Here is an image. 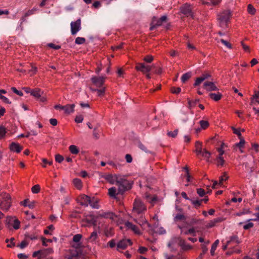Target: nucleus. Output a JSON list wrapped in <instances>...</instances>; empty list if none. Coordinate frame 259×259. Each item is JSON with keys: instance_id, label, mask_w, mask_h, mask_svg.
<instances>
[{"instance_id": "1", "label": "nucleus", "mask_w": 259, "mask_h": 259, "mask_svg": "<svg viewBox=\"0 0 259 259\" xmlns=\"http://www.w3.org/2000/svg\"><path fill=\"white\" fill-rule=\"evenodd\" d=\"M232 16V13L230 10H225L218 14L217 20L220 25L222 27H227L228 23Z\"/></svg>"}, {"instance_id": "2", "label": "nucleus", "mask_w": 259, "mask_h": 259, "mask_svg": "<svg viewBox=\"0 0 259 259\" xmlns=\"http://www.w3.org/2000/svg\"><path fill=\"white\" fill-rule=\"evenodd\" d=\"M64 257L66 259H84L81 250L73 247L66 251Z\"/></svg>"}, {"instance_id": "3", "label": "nucleus", "mask_w": 259, "mask_h": 259, "mask_svg": "<svg viewBox=\"0 0 259 259\" xmlns=\"http://www.w3.org/2000/svg\"><path fill=\"white\" fill-rule=\"evenodd\" d=\"M11 206L10 195L7 193H2L0 194V208L8 210Z\"/></svg>"}, {"instance_id": "4", "label": "nucleus", "mask_w": 259, "mask_h": 259, "mask_svg": "<svg viewBox=\"0 0 259 259\" xmlns=\"http://www.w3.org/2000/svg\"><path fill=\"white\" fill-rule=\"evenodd\" d=\"M116 185L118 186L117 194H123L125 191L132 188V184L130 183L126 180L122 178H120L119 180L116 183Z\"/></svg>"}, {"instance_id": "5", "label": "nucleus", "mask_w": 259, "mask_h": 259, "mask_svg": "<svg viewBox=\"0 0 259 259\" xmlns=\"http://www.w3.org/2000/svg\"><path fill=\"white\" fill-rule=\"evenodd\" d=\"M146 210V207L144 204L140 199H136L133 204V212L140 214Z\"/></svg>"}, {"instance_id": "6", "label": "nucleus", "mask_w": 259, "mask_h": 259, "mask_svg": "<svg viewBox=\"0 0 259 259\" xmlns=\"http://www.w3.org/2000/svg\"><path fill=\"white\" fill-rule=\"evenodd\" d=\"M155 66L152 65H146L144 63H137L135 69L139 71L142 72L143 74L149 73L152 68H155Z\"/></svg>"}, {"instance_id": "7", "label": "nucleus", "mask_w": 259, "mask_h": 259, "mask_svg": "<svg viewBox=\"0 0 259 259\" xmlns=\"http://www.w3.org/2000/svg\"><path fill=\"white\" fill-rule=\"evenodd\" d=\"M81 19H78L74 22H72L70 24L71 32L72 35H75L81 29Z\"/></svg>"}, {"instance_id": "8", "label": "nucleus", "mask_w": 259, "mask_h": 259, "mask_svg": "<svg viewBox=\"0 0 259 259\" xmlns=\"http://www.w3.org/2000/svg\"><path fill=\"white\" fill-rule=\"evenodd\" d=\"M115 217H117V215L113 212L108 211V212H99L96 215V219L99 218H106L114 220Z\"/></svg>"}, {"instance_id": "9", "label": "nucleus", "mask_w": 259, "mask_h": 259, "mask_svg": "<svg viewBox=\"0 0 259 259\" xmlns=\"http://www.w3.org/2000/svg\"><path fill=\"white\" fill-rule=\"evenodd\" d=\"M181 12L186 15L187 17L191 16L193 17V14L192 12L191 6L186 4L182 6L180 8Z\"/></svg>"}, {"instance_id": "10", "label": "nucleus", "mask_w": 259, "mask_h": 259, "mask_svg": "<svg viewBox=\"0 0 259 259\" xmlns=\"http://www.w3.org/2000/svg\"><path fill=\"white\" fill-rule=\"evenodd\" d=\"M132 242L130 239H123L120 240L117 244V250L125 249L128 245H131Z\"/></svg>"}, {"instance_id": "11", "label": "nucleus", "mask_w": 259, "mask_h": 259, "mask_svg": "<svg viewBox=\"0 0 259 259\" xmlns=\"http://www.w3.org/2000/svg\"><path fill=\"white\" fill-rule=\"evenodd\" d=\"M210 77L211 75L208 73H203L200 77L196 78L195 82L193 84V86L194 87H196L199 85L202 82V81H203L206 79L209 78Z\"/></svg>"}, {"instance_id": "12", "label": "nucleus", "mask_w": 259, "mask_h": 259, "mask_svg": "<svg viewBox=\"0 0 259 259\" xmlns=\"http://www.w3.org/2000/svg\"><path fill=\"white\" fill-rule=\"evenodd\" d=\"M203 88L208 92L218 90V88L214 83L209 81H206L204 83Z\"/></svg>"}, {"instance_id": "13", "label": "nucleus", "mask_w": 259, "mask_h": 259, "mask_svg": "<svg viewBox=\"0 0 259 259\" xmlns=\"http://www.w3.org/2000/svg\"><path fill=\"white\" fill-rule=\"evenodd\" d=\"M105 77H93L91 80L92 82L98 87H101L104 83Z\"/></svg>"}, {"instance_id": "14", "label": "nucleus", "mask_w": 259, "mask_h": 259, "mask_svg": "<svg viewBox=\"0 0 259 259\" xmlns=\"http://www.w3.org/2000/svg\"><path fill=\"white\" fill-rule=\"evenodd\" d=\"M153 23L156 24L158 27L162 25L164 23H165L167 21V17L166 15L161 16L159 19H157V17L154 16L152 19Z\"/></svg>"}, {"instance_id": "15", "label": "nucleus", "mask_w": 259, "mask_h": 259, "mask_svg": "<svg viewBox=\"0 0 259 259\" xmlns=\"http://www.w3.org/2000/svg\"><path fill=\"white\" fill-rule=\"evenodd\" d=\"M10 149L12 152L19 153L21 152V151L23 149V147L18 143L12 142L10 145Z\"/></svg>"}, {"instance_id": "16", "label": "nucleus", "mask_w": 259, "mask_h": 259, "mask_svg": "<svg viewBox=\"0 0 259 259\" xmlns=\"http://www.w3.org/2000/svg\"><path fill=\"white\" fill-rule=\"evenodd\" d=\"M105 179L110 184H113L117 183L120 178L116 175L109 174L105 176Z\"/></svg>"}, {"instance_id": "17", "label": "nucleus", "mask_w": 259, "mask_h": 259, "mask_svg": "<svg viewBox=\"0 0 259 259\" xmlns=\"http://www.w3.org/2000/svg\"><path fill=\"white\" fill-rule=\"evenodd\" d=\"M82 221L88 223L89 225L96 226L97 225V219H96V215H90L88 218L83 220Z\"/></svg>"}, {"instance_id": "18", "label": "nucleus", "mask_w": 259, "mask_h": 259, "mask_svg": "<svg viewBox=\"0 0 259 259\" xmlns=\"http://www.w3.org/2000/svg\"><path fill=\"white\" fill-rule=\"evenodd\" d=\"M80 199L81 200L80 204L85 206H88L89 202L91 201V197L84 194L81 195L80 196Z\"/></svg>"}, {"instance_id": "19", "label": "nucleus", "mask_w": 259, "mask_h": 259, "mask_svg": "<svg viewBox=\"0 0 259 259\" xmlns=\"http://www.w3.org/2000/svg\"><path fill=\"white\" fill-rule=\"evenodd\" d=\"M179 245L184 250H188L191 249L192 248L191 245L187 244L185 240L181 238L179 239Z\"/></svg>"}, {"instance_id": "20", "label": "nucleus", "mask_w": 259, "mask_h": 259, "mask_svg": "<svg viewBox=\"0 0 259 259\" xmlns=\"http://www.w3.org/2000/svg\"><path fill=\"white\" fill-rule=\"evenodd\" d=\"M125 226L128 229H131L135 233L138 234H140V231H139V230L138 227L137 226L133 224L132 223H131L130 222H126L125 223Z\"/></svg>"}, {"instance_id": "21", "label": "nucleus", "mask_w": 259, "mask_h": 259, "mask_svg": "<svg viewBox=\"0 0 259 259\" xmlns=\"http://www.w3.org/2000/svg\"><path fill=\"white\" fill-rule=\"evenodd\" d=\"M223 221V219L222 218H215L209 222V223L206 226L207 228H211L215 226V225L219 223H220Z\"/></svg>"}, {"instance_id": "22", "label": "nucleus", "mask_w": 259, "mask_h": 259, "mask_svg": "<svg viewBox=\"0 0 259 259\" xmlns=\"http://www.w3.org/2000/svg\"><path fill=\"white\" fill-rule=\"evenodd\" d=\"M65 108L63 109L65 113L69 114L71 113H72L74 111L75 105L74 104H67L64 106Z\"/></svg>"}, {"instance_id": "23", "label": "nucleus", "mask_w": 259, "mask_h": 259, "mask_svg": "<svg viewBox=\"0 0 259 259\" xmlns=\"http://www.w3.org/2000/svg\"><path fill=\"white\" fill-rule=\"evenodd\" d=\"M98 237V232L95 230L91 234L90 237L88 238V241L91 242H96Z\"/></svg>"}, {"instance_id": "24", "label": "nucleus", "mask_w": 259, "mask_h": 259, "mask_svg": "<svg viewBox=\"0 0 259 259\" xmlns=\"http://www.w3.org/2000/svg\"><path fill=\"white\" fill-rule=\"evenodd\" d=\"M53 252V249L52 248H48L41 250V256L42 258L47 257L48 255Z\"/></svg>"}, {"instance_id": "25", "label": "nucleus", "mask_w": 259, "mask_h": 259, "mask_svg": "<svg viewBox=\"0 0 259 259\" xmlns=\"http://www.w3.org/2000/svg\"><path fill=\"white\" fill-rule=\"evenodd\" d=\"M181 234L184 235L191 234L193 236H195L196 235V230L194 227H192L188 230H182V231H181Z\"/></svg>"}, {"instance_id": "26", "label": "nucleus", "mask_w": 259, "mask_h": 259, "mask_svg": "<svg viewBox=\"0 0 259 259\" xmlns=\"http://www.w3.org/2000/svg\"><path fill=\"white\" fill-rule=\"evenodd\" d=\"M42 92L40 89L38 88H35L31 91V95L33 96L35 98L38 99L41 96Z\"/></svg>"}, {"instance_id": "27", "label": "nucleus", "mask_w": 259, "mask_h": 259, "mask_svg": "<svg viewBox=\"0 0 259 259\" xmlns=\"http://www.w3.org/2000/svg\"><path fill=\"white\" fill-rule=\"evenodd\" d=\"M209 96L214 101H218L222 98V95L221 93L218 92L217 93H210Z\"/></svg>"}, {"instance_id": "28", "label": "nucleus", "mask_w": 259, "mask_h": 259, "mask_svg": "<svg viewBox=\"0 0 259 259\" xmlns=\"http://www.w3.org/2000/svg\"><path fill=\"white\" fill-rule=\"evenodd\" d=\"M35 11V9H33L32 10H29L27 12H26L25 13V14L24 15V16L21 19V24H22L23 22L25 21L26 17L29 16L31 15H33L34 14Z\"/></svg>"}, {"instance_id": "29", "label": "nucleus", "mask_w": 259, "mask_h": 259, "mask_svg": "<svg viewBox=\"0 0 259 259\" xmlns=\"http://www.w3.org/2000/svg\"><path fill=\"white\" fill-rule=\"evenodd\" d=\"M98 200L93 197L92 199L91 198V201L89 204L94 208H99V205L98 204Z\"/></svg>"}, {"instance_id": "30", "label": "nucleus", "mask_w": 259, "mask_h": 259, "mask_svg": "<svg viewBox=\"0 0 259 259\" xmlns=\"http://www.w3.org/2000/svg\"><path fill=\"white\" fill-rule=\"evenodd\" d=\"M190 200L191 201V203H192L194 207L196 209H198L202 205V203H201L200 199L195 200L193 199H190Z\"/></svg>"}, {"instance_id": "31", "label": "nucleus", "mask_w": 259, "mask_h": 259, "mask_svg": "<svg viewBox=\"0 0 259 259\" xmlns=\"http://www.w3.org/2000/svg\"><path fill=\"white\" fill-rule=\"evenodd\" d=\"M191 76L192 73L190 72H188L184 74L181 77V80L183 83H185L191 78Z\"/></svg>"}, {"instance_id": "32", "label": "nucleus", "mask_w": 259, "mask_h": 259, "mask_svg": "<svg viewBox=\"0 0 259 259\" xmlns=\"http://www.w3.org/2000/svg\"><path fill=\"white\" fill-rule=\"evenodd\" d=\"M69 150L72 154H77L79 153V149L74 145H71L69 147Z\"/></svg>"}, {"instance_id": "33", "label": "nucleus", "mask_w": 259, "mask_h": 259, "mask_svg": "<svg viewBox=\"0 0 259 259\" xmlns=\"http://www.w3.org/2000/svg\"><path fill=\"white\" fill-rule=\"evenodd\" d=\"M195 147L196 148V152L197 154L202 153V143L199 141H196L195 143Z\"/></svg>"}, {"instance_id": "34", "label": "nucleus", "mask_w": 259, "mask_h": 259, "mask_svg": "<svg viewBox=\"0 0 259 259\" xmlns=\"http://www.w3.org/2000/svg\"><path fill=\"white\" fill-rule=\"evenodd\" d=\"M188 107L190 109H191L193 107H194L199 102V99H196L195 100H190L189 99H188Z\"/></svg>"}, {"instance_id": "35", "label": "nucleus", "mask_w": 259, "mask_h": 259, "mask_svg": "<svg viewBox=\"0 0 259 259\" xmlns=\"http://www.w3.org/2000/svg\"><path fill=\"white\" fill-rule=\"evenodd\" d=\"M232 242H234L237 244H239L240 243V241H239L238 236L234 235L230 237V240L227 241V244H230Z\"/></svg>"}, {"instance_id": "36", "label": "nucleus", "mask_w": 259, "mask_h": 259, "mask_svg": "<svg viewBox=\"0 0 259 259\" xmlns=\"http://www.w3.org/2000/svg\"><path fill=\"white\" fill-rule=\"evenodd\" d=\"M199 124L200 125L201 128L202 130H205L209 126V123L207 120H200Z\"/></svg>"}, {"instance_id": "37", "label": "nucleus", "mask_w": 259, "mask_h": 259, "mask_svg": "<svg viewBox=\"0 0 259 259\" xmlns=\"http://www.w3.org/2000/svg\"><path fill=\"white\" fill-rule=\"evenodd\" d=\"M116 189L115 187H112L108 190V194L110 195V197L115 198L116 195L117 194L116 193Z\"/></svg>"}, {"instance_id": "38", "label": "nucleus", "mask_w": 259, "mask_h": 259, "mask_svg": "<svg viewBox=\"0 0 259 259\" xmlns=\"http://www.w3.org/2000/svg\"><path fill=\"white\" fill-rule=\"evenodd\" d=\"M186 219V217L183 214L178 213L174 217V221L177 222L179 221H184Z\"/></svg>"}, {"instance_id": "39", "label": "nucleus", "mask_w": 259, "mask_h": 259, "mask_svg": "<svg viewBox=\"0 0 259 259\" xmlns=\"http://www.w3.org/2000/svg\"><path fill=\"white\" fill-rule=\"evenodd\" d=\"M74 186L78 189H80L82 187L81 181L79 179H74L73 181Z\"/></svg>"}, {"instance_id": "40", "label": "nucleus", "mask_w": 259, "mask_h": 259, "mask_svg": "<svg viewBox=\"0 0 259 259\" xmlns=\"http://www.w3.org/2000/svg\"><path fill=\"white\" fill-rule=\"evenodd\" d=\"M240 140V142L238 143H236L234 146V147H238L241 149L244 147V144L245 143V140L243 137L239 138Z\"/></svg>"}, {"instance_id": "41", "label": "nucleus", "mask_w": 259, "mask_h": 259, "mask_svg": "<svg viewBox=\"0 0 259 259\" xmlns=\"http://www.w3.org/2000/svg\"><path fill=\"white\" fill-rule=\"evenodd\" d=\"M219 243V240H217L215 241V242L212 244L210 250V253L211 255H213L214 254V251L218 246V245Z\"/></svg>"}, {"instance_id": "42", "label": "nucleus", "mask_w": 259, "mask_h": 259, "mask_svg": "<svg viewBox=\"0 0 259 259\" xmlns=\"http://www.w3.org/2000/svg\"><path fill=\"white\" fill-rule=\"evenodd\" d=\"M199 221H200L199 220L196 219L195 218H192L189 222H186V224L189 226H193L194 225L198 223Z\"/></svg>"}, {"instance_id": "43", "label": "nucleus", "mask_w": 259, "mask_h": 259, "mask_svg": "<svg viewBox=\"0 0 259 259\" xmlns=\"http://www.w3.org/2000/svg\"><path fill=\"white\" fill-rule=\"evenodd\" d=\"M217 161V165L223 166L225 162V160L224 159L223 157L221 156H219L216 159Z\"/></svg>"}, {"instance_id": "44", "label": "nucleus", "mask_w": 259, "mask_h": 259, "mask_svg": "<svg viewBox=\"0 0 259 259\" xmlns=\"http://www.w3.org/2000/svg\"><path fill=\"white\" fill-rule=\"evenodd\" d=\"M202 252L199 255L198 259H202L203 255L206 253L207 251V248L204 244H202L201 246Z\"/></svg>"}, {"instance_id": "45", "label": "nucleus", "mask_w": 259, "mask_h": 259, "mask_svg": "<svg viewBox=\"0 0 259 259\" xmlns=\"http://www.w3.org/2000/svg\"><path fill=\"white\" fill-rule=\"evenodd\" d=\"M247 12L251 15H254L256 10L251 4H249L247 6Z\"/></svg>"}, {"instance_id": "46", "label": "nucleus", "mask_w": 259, "mask_h": 259, "mask_svg": "<svg viewBox=\"0 0 259 259\" xmlns=\"http://www.w3.org/2000/svg\"><path fill=\"white\" fill-rule=\"evenodd\" d=\"M85 42V39L84 37H77L76 38L75 43L77 45H82Z\"/></svg>"}, {"instance_id": "47", "label": "nucleus", "mask_w": 259, "mask_h": 259, "mask_svg": "<svg viewBox=\"0 0 259 259\" xmlns=\"http://www.w3.org/2000/svg\"><path fill=\"white\" fill-rule=\"evenodd\" d=\"M40 187L39 185H35L33 186L31 188V191L32 193L34 194H37L40 192Z\"/></svg>"}, {"instance_id": "48", "label": "nucleus", "mask_w": 259, "mask_h": 259, "mask_svg": "<svg viewBox=\"0 0 259 259\" xmlns=\"http://www.w3.org/2000/svg\"><path fill=\"white\" fill-rule=\"evenodd\" d=\"M228 179V177L227 176V174L226 172H224L223 173V175L221 176L220 178H219V184L220 185H222V183H223V182L224 181H226L227 180V179Z\"/></svg>"}, {"instance_id": "49", "label": "nucleus", "mask_w": 259, "mask_h": 259, "mask_svg": "<svg viewBox=\"0 0 259 259\" xmlns=\"http://www.w3.org/2000/svg\"><path fill=\"white\" fill-rule=\"evenodd\" d=\"M181 89L179 87L176 88V87H173L170 88V92L172 94H178L181 92Z\"/></svg>"}, {"instance_id": "50", "label": "nucleus", "mask_w": 259, "mask_h": 259, "mask_svg": "<svg viewBox=\"0 0 259 259\" xmlns=\"http://www.w3.org/2000/svg\"><path fill=\"white\" fill-rule=\"evenodd\" d=\"M143 60L148 63H150L153 60V57L151 55H147L144 58Z\"/></svg>"}, {"instance_id": "51", "label": "nucleus", "mask_w": 259, "mask_h": 259, "mask_svg": "<svg viewBox=\"0 0 259 259\" xmlns=\"http://www.w3.org/2000/svg\"><path fill=\"white\" fill-rule=\"evenodd\" d=\"M178 130L176 129L174 132H168L167 135L171 138H175L178 134Z\"/></svg>"}, {"instance_id": "52", "label": "nucleus", "mask_w": 259, "mask_h": 259, "mask_svg": "<svg viewBox=\"0 0 259 259\" xmlns=\"http://www.w3.org/2000/svg\"><path fill=\"white\" fill-rule=\"evenodd\" d=\"M255 98H259V92L257 91H255L254 94L251 98L250 105H252L254 103V100Z\"/></svg>"}, {"instance_id": "53", "label": "nucleus", "mask_w": 259, "mask_h": 259, "mask_svg": "<svg viewBox=\"0 0 259 259\" xmlns=\"http://www.w3.org/2000/svg\"><path fill=\"white\" fill-rule=\"evenodd\" d=\"M196 191L200 197H203L206 194L205 191L202 188H198Z\"/></svg>"}, {"instance_id": "54", "label": "nucleus", "mask_w": 259, "mask_h": 259, "mask_svg": "<svg viewBox=\"0 0 259 259\" xmlns=\"http://www.w3.org/2000/svg\"><path fill=\"white\" fill-rule=\"evenodd\" d=\"M20 222L18 219H15L14 221L13 227L16 230L20 228Z\"/></svg>"}, {"instance_id": "55", "label": "nucleus", "mask_w": 259, "mask_h": 259, "mask_svg": "<svg viewBox=\"0 0 259 259\" xmlns=\"http://www.w3.org/2000/svg\"><path fill=\"white\" fill-rule=\"evenodd\" d=\"M6 133V129L4 126H0V139H2Z\"/></svg>"}, {"instance_id": "56", "label": "nucleus", "mask_w": 259, "mask_h": 259, "mask_svg": "<svg viewBox=\"0 0 259 259\" xmlns=\"http://www.w3.org/2000/svg\"><path fill=\"white\" fill-rule=\"evenodd\" d=\"M64 160L63 156L58 154L55 155V160L58 163H61Z\"/></svg>"}, {"instance_id": "57", "label": "nucleus", "mask_w": 259, "mask_h": 259, "mask_svg": "<svg viewBox=\"0 0 259 259\" xmlns=\"http://www.w3.org/2000/svg\"><path fill=\"white\" fill-rule=\"evenodd\" d=\"M97 93L98 96L101 97L103 96L105 94V88H103L101 89H98L97 90Z\"/></svg>"}, {"instance_id": "58", "label": "nucleus", "mask_w": 259, "mask_h": 259, "mask_svg": "<svg viewBox=\"0 0 259 259\" xmlns=\"http://www.w3.org/2000/svg\"><path fill=\"white\" fill-rule=\"evenodd\" d=\"M81 237L82 235L81 234H76L73 237V241L75 242H78L80 241Z\"/></svg>"}, {"instance_id": "59", "label": "nucleus", "mask_w": 259, "mask_h": 259, "mask_svg": "<svg viewBox=\"0 0 259 259\" xmlns=\"http://www.w3.org/2000/svg\"><path fill=\"white\" fill-rule=\"evenodd\" d=\"M231 129L232 130L233 133L237 135L238 138H242L241 134L240 133V131L238 130L237 129L235 128L234 127L232 126Z\"/></svg>"}, {"instance_id": "60", "label": "nucleus", "mask_w": 259, "mask_h": 259, "mask_svg": "<svg viewBox=\"0 0 259 259\" xmlns=\"http://www.w3.org/2000/svg\"><path fill=\"white\" fill-rule=\"evenodd\" d=\"M83 117L81 115H76L75 118V121L76 123H81L83 121Z\"/></svg>"}, {"instance_id": "61", "label": "nucleus", "mask_w": 259, "mask_h": 259, "mask_svg": "<svg viewBox=\"0 0 259 259\" xmlns=\"http://www.w3.org/2000/svg\"><path fill=\"white\" fill-rule=\"evenodd\" d=\"M202 155L203 156L209 158L210 156L211 153L206 149H204L203 152H202Z\"/></svg>"}, {"instance_id": "62", "label": "nucleus", "mask_w": 259, "mask_h": 259, "mask_svg": "<svg viewBox=\"0 0 259 259\" xmlns=\"http://www.w3.org/2000/svg\"><path fill=\"white\" fill-rule=\"evenodd\" d=\"M220 41L223 44H224L225 46H226L227 48H229V49H231L232 48V45L230 43H229V42H228L227 41L223 39H220Z\"/></svg>"}, {"instance_id": "63", "label": "nucleus", "mask_w": 259, "mask_h": 259, "mask_svg": "<svg viewBox=\"0 0 259 259\" xmlns=\"http://www.w3.org/2000/svg\"><path fill=\"white\" fill-rule=\"evenodd\" d=\"M48 46L51 48L54 49L55 50H59L61 48V46L59 45H55L53 43H50L48 44Z\"/></svg>"}, {"instance_id": "64", "label": "nucleus", "mask_w": 259, "mask_h": 259, "mask_svg": "<svg viewBox=\"0 0 259 259\" xmlns=\"http://www.w3.org/2000/svg\"><path fill=\"white\" fill-rule=\"evenodd\" d=\"M93 136L96 139H98L100 137L99 133L97 131V127L94 128Z\"/></svg>"}]
</instances>
